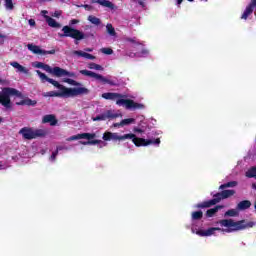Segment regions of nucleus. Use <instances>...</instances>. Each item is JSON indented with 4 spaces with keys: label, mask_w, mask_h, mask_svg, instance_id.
Masks as SVG:
<instances>
[{
    "label": "nucleus",
    "mask_w": 256,
    "mask_h": 256,
    "mask_svg": "<svg viewBox=\"0 0 256 256\" xmlns=\"http://www.w3.org/2000/svg\"><path fill=\"white\" fill-rule=\"evenodd\" d=\"M42 69L46 71V73H50L51 75H54V77H75V73L69 72L58 66L51 68L49 64H44Z\"/></svg>",
    "instance_id": "1a4fd4ad"
},
{
    "label": "nucleus",
    "mask_w": 256,
    "mask_h": 256,
    "mask_svg": "<svg viewBox=\"0 0 256 256\" xmlns=\"http://www.w3.org/2000/svg\"><path fill=\"white\" fill-rule=\"evenodd\" d=\"M84 9H86L87 11H91L92 6H91V5L86 4V5H84Z\"/></svg>",
    "instance_id": "37998d69"
},
{
    "label": "nucleus",
    "mask_w": 256,
    "mask_h": 256,
    "mask_svg": "<svg viewBox=\"0 0 256 256\" xmlns=\"http://www.w3.org/2000/svg\"><path fill=\"white\" fill-rule=\"evenodd\" d=\"M117 117H119V114L113 113V110H107L96 117H92V121H107V119H117Z\"/></svg>",
    "instance_id": "f8f14e48"
},
{
    "label": "nucleus",
    "mask_w": 256,
    "mask_h": 256,
    "mask_svg": "<svg viewBox=\"0 0 256 256\" xmlns=\"http://www.w3.org/2000/svg\"><path fill=\"white\" fill-rule=\"evenodd\" d=\"M53 17H61V13L56 11V12H54Z\"/></svg>",
    "instance_id": "de8ad7c7"
},
{
    "label": "nucleus",
    "mask_w": 256,
    "mask_h": 256,
    "mask_svg": "<svg viewBox=\"0 0 256 256\" xmlns=\"http://www.w3.org/2000/svg\"><path fill=\"white\" fill-rule=\"evenodd\" d=\"M148 53H149V50H147V49H142V51H141L142 55H147Z\"/></svg>",
    "instance_id": "49530a36"
},
{
    "label": "nucleus",
    "mask_w": 256,
    "mask_h": 256,
    "mask_svg": "<svg viewBox=\"0 0 256 256\" xmlns=\"http://www.w3.org/2000/svg\"><path fill=\"white\" fill-rule=\"evenodd\" d=\"M28 23H29L30 27H35V25H36L35 19H29Z\"/></svg>",
    "instance_id": "ea45409f"
},
{
    "label": "nucleus",
    "mask_w": 256,
    "mask_h": 256,
    "mask_svg": "<svg viewBox=\"0 0 256 256\" xmlns=\"http://www.w3.org/2000/svg\"><path fill=\"white\" fill-rule=\"evenodd\" d=\"M80 145H99L103 143L102 140H89L88 141H79Z\"/></svg>",
    "instance_id": "a878e982"
},
{
    "label": "nucleus",
    "mask_w": 256,
    "mask_h": 256,
    "mask_svg": "<svg viewBox=\"0 0 256 256\" xmlns=\"http://www.w3.org/2000/svg\"><path fill=\"white\" fill-rule=\"evenodd\" d=\"M101 53H104V55H113V49H111V48H102Z\"/></svg>",
    "instance_id": "c9c22d12"
},
{
    "label": "nucleus",
    "mask_w": 256,
    "mask_h": 256,
    "mask_svg": "<svg viewBox=\"0 0 256 256\" xmlns=\"http://www.w3.org/2000/svg\"><path fill=\"white\" fill-rule=\"evenodd\" d=\"M73 53H74V55H78V57H84L85 59H90L91 61H93L95 59V56H93V54H90L87 52L76 50Z\"/></svg>",
    "instance_id": "412c9836"
},
{
    "label": "nucleus",
    "mask_w": 256,
    "mask_h": 256,
    "mask_svg": "<svg viewBox=\"0 0 256 256\" xmlns=\"http://www.w3.org/2000/svg\"><path fill=\"white\" fill-rule=\"evenodd\" d=\"M190 3H193L194 0H188Z\"/></svg>",
    "instance_id": "13d9d810"
},
{
    "label": "nucleus",
    "mask_w": 256,
    "mask_h": 256,
    "mask_svg": "<svg viewBox=\"0 0 256 256\" xmlns=\"http://www.w3.org/2000/svg\"><path fill=\"white\" fill-rule=\"evenodd\" d=\"M57 155H59V151L58 150L52 152V155L50 157L51 161H55V159H57Z\"/></svg>",
    "instance_id": "58836bf2"
},
{
    "label": "nucleus",
    "mask_w": 256,
    "mask_h": 256,
    "mask_svg": "<svg viewBox=\"0 0 256 256\" xmlns=\"http://www.w3.org/2000/svg\"><path fill=\"white\" fill-rule=\"evenodd\" d=\"M131 123H135V119H133V118H127V119H123V120L121 121L122 127H125V125H131Z\"/></svg>",
    "instance_id": "72a5a7b5"
},
{
    "label": "nucleus",
    "mask_w": 256,
    "mask_h": 256,
    "mask_svg": "<svg viewBox=\"0 0 256 256\" xmlns=\"http://www.w3.org/2000/svg\"><path fill=\"white\" fill-rule=\"evenodd\" d=\"M134 131H135V133H143L144 132L143 129H141V128H135Z\"/></svg>",
    "instance_id": "a18cd8bd"
},
{
    "label": "nucleus",
    "mask_w": 256,
    "mask_h": 256,
    "mask_svg": "<svg viewBox=\"0 0 256 256\" xmlns=\"http://www.w3.org/2000/svg\"><path fill=\"white\" fill-rule=\"evenodd\" d=\"M103 141H125V139H131L132 143L136 147H147L149 145H160L161 144V139L156 138V139H144V138H139L135 134L130 133V134H124V135H119L118 133H113L106 131L104 132L102 136Z\"/></svg>",
    "instance_id": "f257e3e1"
},
{
    "label": "nucleus",
    "mask_w": 256,
    "mask_h": 256,
    "mask_svg": "<svg viewBox=\"0 0 256 256\" xmlns=\"http://www.w3.org/2000/svg\"><path fill=\"white\" fill-rule=\"evenodd\" d=\"M11 97H19L21 99L23 93L15 88H3L2 93H0V104L3 105V107H6V109H11Z\"/></svg>",
    "instance_id": "423d86ee"
},
{
    "label": "nucleus",
    "mask_w": 256,
    "mask_h": 256,
    "mask_svg": "<svg viewBox=\"0 0 256 256\" xmlns=\"http://www.w3.org/2000/svg\"><path fill=\"white\" fill-rule=\"evenodd\" d=\"M178 5H181L183 3V0H177Z\"/></svg>",
    "instance_id": "3c124183"
},
{
    "label": "nucleus",
    "mask_w": 256,
    "mask_h": 256,
    "mask_svg": "<svg viewBox=\"0 0 256 256\" xmlns=\"http://www.w3.org/2000/svg\"><path fill=\"white\" fill-rule=\"evenodd\" d=\"M42 13L47 14L48 12H47V10H43Z\"/></svg>",
    "instance_id": "6e6d98bb"
},
{
    "label": "nucleus",
    "mask_w": 256,
    "mask_h": 256,
    "mask_svg": "<svg viewBox=\"0 0 256 256\" xmlns=\"http://www.w3.org/2000/svg\"><path fill=\"white\" fill-rule=\"evenodd\" d=\"M223 195L221 192H218L213 195V199L207 200L204 202H200L196 204V209H209V207H213V205H217V203H221L223 201Z\"/></svg>",
    "instance_id": "9d476101"
},
{
    "label": "nucleus",
    "mask_w": 256,
    "mask_h": 256,
    "mask_svg": "<svg viewBox=\"0 0 256 256\" xmlns=\"http://www.w3.org/2000/svg\"><path fill=\"white\" fill-rule=\"evenodd\" d=\"M97 137V134L95 133H81L77 135H73L69 138H67V141H77L79 139H95Z\"/></svg>",
    "instance_id": "ddd939ff"
},
{
    "label": "nucleus",
    "mask_w": 256,
    "mask_h": 256,
    "mask_svg": "<svg viewBox=\"0 0 256 256\" xmlns=\"http://www.w3.org/2000/svg\"><path fill=\"white\" fill-rule=\"evenodd\" d=\"M63 149L67 150V147H65V146H57V150L56 151H63Z\"/></svg>",
    "instance_id": "c03bdc74"
},
{
    "label": "nucleus",
    "mask_w": 256,
    "mask_h": 256,
    "mask_svg": "<svg viewBox=\"0 0 256 256\" xmlns=\"http://www.w3.org/2000/svg\"><path fill=\"white\" fill-rule=\"evenodd\" d=\"M123 97H125V95L115 92H106L102 94L103 99L108 101H115L117 99L116 105H125L126 109H133V111H136V109H145V105L134 102L131 99H123Z\"/></svg>",
    "instance_id": "7ed1b4c3"
},
{
    "label": "nucleus",
    "mask_w": 256,
    "mask_h": 256,
    "mask_svg": "<svg viewBox=\"0 0 256 256\" xmlns=\"http://www.w3.org/2000/svg\"><path fill=\"white\" fill-rule=\"evenodd\" d=\"M91 3H99V0H91Z\"/></svg>",
    "instance_id": "603ef678"
},
{
    "label": "nucleus",
    "mask_w": 256,
    "mask_h": 256,
    "mask_svg": "<svg viewBox=\"0 0 256 256\" xmlns=\"http://www.w3.org/2000/svg\"><path fill=\"white\" fill-rule=\"evenodd\" d=\"M16 105H28L29 107H35L37 105V101L31 100L30 98L21 100L20 102H16Z\"/></svg>",
    "instance_id": "4be33fe9"
},
{
    "label": "nucleus",
    "mask_w": 256,
    "mask_h": 256,
    "mask_svg": "<svg viewBox=\"0 0 256 256\" xmlns=\"http://www.w3.org/2000/svg\"><path fill=\"white\" fill-rule=\"evenodd\" d=\"M219 209H223V205H217L214 208L208 209L206 211V217H215V215L219 212Z\"/></svg>",
    "instance_id": "aec40b11"
},
{
    "label": "nucleus",
    "mask_w": 256,
    "mask_h": 256,
    "mask_svg": "<svg viewBox=\"0 0 256 256\" xmlns=\"http://www.w3.org/2000/svg\"><path fill=\"white\" fill-rule=\"evenodd\" d=\"M196 235H199V237H207L205 230L196 231Z\"/></svg>",
    "instance_id": "4c0bfd02"
},
{
    "label": "nucleus",
    "mask_w": 256,
    "mask_h": 256,
    "mask_svg": "<svg viewBox=\"0 0 256 256\" xmlns=\"http://www.w3.org/2000/svg\"><path fill=\"white\" fill-rule=\"evenodd\" d=\"M88 69H94L95 71H103V66L95 62H92L88 64Z\"/></svg>",
    "instance_id": "c756f323"
},
{
    "label": "nucleus",
    "mask_w": 256,
    "mask_h": 256,
    "mask_svg": "<svg viewBox=\"0 0 256 256\" xmlns=\"http://www.w3.org/2000/svg\"><path fill=\"white\" fill-rule=\"evenodd\" d=\"M237 185H238L237 181H230V182L221 184V185L219 186V190H220V191H223L224 189H229V188H231V187H237Z\"/></svg>",
    "instance_id": "b1692460"
},
{
    "label": "nucleus",
    "mask_w": 256,
    "mask_h": 256,
    "mask_svg": "<svg viewBox=\"0 0 256 256\" xmlns=\"http://www.w3.org/2000/svg\"><path fill=\"white\" fill-rule=\"evenodd\" d=\"M59 37L62 39L65 37H70L71 39H74L75 45H79V41H83V39H87L89 35L84 34L83 31L79 29H75L71 26H63L62 28V34L59 33Z\"/></svg>",
    "instance_id": "39448f33"
},
{
    "label": "nucleus",
    "mask_w": 256,
    "mask_h": 256,
    "mask_svg": "<svg viewBox=\"0 0 256 256\" xmlns=\"http://www.w3.org/2000/svg\"><path fill=\"white\" fill-rule=\"evenodd\" d=\"M42 123H49L51 125V127H55V125H57L58 121H57V118L55 117V115L48 114L42 118Z\"/></svg>",
    "instance_id": "2eb2a0df"
},
{
    "label": "nucleus",
    "mask_w": 256,
    "mask_h": 256,
    "mask_svg": "<svg viewBox=\"0 0 256 256\" xmlns=\"http://www.w3.org/2000/svg\"><path fill=\"white\" fill-rule=\"evenodd\" d=\"M46 129H33L31 127H23L19 130V135H22L26 141L38 139L39 137H47Z\"/></svg>",
    "instance_id": "0eeeda50"
},
{
    "label": "nucleus",
    "mask_w": 256,
    "mask_h": 256,
    "mask_svg": "<svg viewBox=\"0 0 256 256\" xmlns=\"http://www.w3.org/2000/svg\"><path fill=\"white\" fill-rule=\"evenodd\" d=\"M114 127H123V125L120 123H114Z\"/></svg>",
    "instance_id": "09e8293b"
},
{
    "label": "nucleus",
    "mask_w": 256,
    "mask_h": 256,
    "mask_svg": "<svg viewBox=\"0 0 256 256\" xmlns=\"http://www.w3.org/2000/svg\"><path fill=\"white\" fill-rule=\"evenodd\" d=\"M80 74L85 75L86 77H92V78L96 79L97 81H101V83H103V85H111V87H119V83L117 81L108 79L105 76H103L101 74H97L93 71L80 70Z\"/></svg>",
    "instance_id": "6e6552de"
},
{
    "label": "nucleus",
    "mask_w": 256,
    "mask_h": 256,
    "mask_svg": "<svg viewBox=\"0 0 256 256\" xmlns=\"http://www.w3.org/2000/svg\"><path fill=\"white\" fill-rule=\"evenodd\" d=\"M250 207H251V201L243 200L237 204L236 209L238 211H245V210L249 209Z\"/></svg>",
    "instance_id": "a211bd4d"
},
{
    "label": "nucleus",
    "mask_w": 256,
    "mask_h": 256,
    "mask_svg": "<svg viewBox=\"0 0 256 256\" xmlns=\"http://www.w3.org/2000/svg\"><path fill=\"white\" fill-rule=\"evenodd\" d=\"M44 19H46V23L49 27H52L53 29H61V24L52 17L44 15Z\"/></svg>",
    "instance_id": "dca6fc26"
},
{
    "label": "nucleus",
    "mask_w": 256,
    "mask_h": 256,
    "mask_svg": "<svg viewBox=\"0 0 256 256\" xmlns=\"http://www.w3.org/2000/svg\"><path fill=\"white\" fill-rule=\"evenodd\" d=\"M88 21L92 23V25H97V26L101 25V19L93 15L88 16Z\"/></svg>",
    "instance_id": "cd10ccee"
},
{
    "label": "nucleus",
    "mask_w": 256,
    "mask_h": 256,
    "mask_svg": "<svg viewBox=\"0 0 256 256\" xmlns=\"http://www.w3.org/2000/svg\"><path fill=\"white\" fill-rule=\"evenodd\" d=\"M77 23H79V20L77 19L70 20V25H77Z\"/></svg>",
    "instance_id": "a19ab883"
},
{
    "label": "nucleus",
    "mask_w": 256,
    "mask_h": 256,
    "mask_svg": "<svg viewBox=\"0 0 256 256\" xmlns=\"http://www.w3.org/2000/svg\"><path fill=\"white\" fill-rule=\"evenodd\" d=\"M5 7L6 9H9L10 11H13V0H5Z\"/></svg>",
    "instance_id": "f704fd0d"
},
{
    "label": "nucleus",
    "mask_w": 256,
    "mask_h": 256,
    "mask_svg": "<svg viewBox=\"0 0 256 256\" xmlns=\"http://www.w3.org/2000/svg\"><path fill=\"white\" fill-rule=\"evenodd\" d=\"M237 215H239V212L235 209H230L225 212V217H237Z\"/></svg>",
    "instance_id": "473e14b6"
},
{
    "label": "nucleus",
    "mask_w": 256,
    "mask_h": 256,
    "mask_svg": "<svg viewBox=\"0 0 256 256\" xmlns=\"http://www.w3.org/2000/svg\"><path fill=\"white\" fill-rule=\"evenodd\" d=\"M0 123H3V118L0 117Z\"/></svg>",
    "instance_id": "4d7b16f0"
},
{
    "label": "nucleus",
    "mask_w": 256,
    "mask_h": 256,
    "mask_svg": "<svg viewBox=\"0 0 256 256\" xmlns=\"http://www.w3.org/2000/svg\"><path fill=\"white\" fill-rule=\"evenodd\" d=\"M27 47L29 51L34 53V55H55V49L47 51L34 44H28Z\"/></svg>",
    "instance_id": "9b49d317"
},
{
    "label": "nucleus",
    "mask_w": 256,
    "mask_h": 256,
    "mask_svg": "<svg viewBox=\"0 0 256 256\" xmlns=\"http://www.w3.org/2000/svg\"><path fill=\"white\" fill-rule=\"evenodd\" d=\"M126 41H128V43H133L136 46L141 45L143 47V43L135 41V38H127Z\"/></svg>",
    "instance_id": "e433bc0d"
},
{
    "label": "nucleus",
    "mask_w": 256,
    "mask_h": 256,
    "mask_svg": "<svg viewBox=\"0 0 256 256\" xmlns=\"http://www.w3.org/2000/svg\"><path fill=\"white\" fill-rule=\"evenodd\" d=\"M254 9L255 6L250 2V4L246 7L245 11L243 12L241 19L247 20L249 18V15L253 13Z\"/></svg>",
    "instance_id": "6ab92c4d"
},
{
    "label": "nucleus",
    "mask_w": 256,
    "mask_h": 256,
    "mask_svg": "<svg viewBox=\"0 0 256 256\" xmlns=\"http://www.w3.org/2000/svg\"><path fill=\"white\" fill-rule=\"evenodd\" d=\"M37 75L40 77L41 81L43 83H45V81H47L48 83H50L51 85H59V82L52 79V78H48L45 73L41 72V70H37L36 71Z\"/></svg>",
    "instance_id": "4468645a"
},
{
    "label": "nucleus",
    "mask_w": 256,
    "mask_h": 256,
    "mask_svg": "<svg viewBox=\"0 0 256 256\" xmlns=\"http://www.w3.org/2000/svg\"><path fill=\"white\" fill-rule=\"evenodd\" d=\"M44 65H45L44 63L39 62V63L36 65V67H37L38 69H43V66H44Z\"/></svg>",
    "instance_id": "79ce46f5"
},
{
    "label": "nucleus",
    "mask_w": 256,
    "mask_h": 256,
    "mask_svg": "<svg viewBox=\"0 0 256 256\" xmlns=\"http://www.w3.org/2000/svg\"><path fill=\"white\" fill-rule=\"evenodd\" d=\"M221 227H228L229 230H226L227 233H231V231H243V229H250L254 227V222H247L246 220H240L234 222L233 219H222L219 221Z\"/></svg>",
    "instance_id": "20e7f679"
},
{
    "label": "nucleus",
    "mask_w": 256,
    "mask_h": 256,
    "mask_svg": "<svg viewBox=\"0 0 256 256\" xmlns=\"http://www.w3.org/2000/svg\"><path fill=\"white\" fill-rule=\"evenodd\" d=\"M64 83H68V85H73L74 87H81V83L77 82L76 80L65 78Z\"/></svg>",
    "instance_id": "7c9ffc66"
},
{
    "label": "nucleus",
    "mask_w": 256,
    "mask_h": 256,
    "mask_svg": "<svg viewBox=\"0 0 256 256\" xmlns=\"http://www.w3.org/2000/svg\"><path fill=\"white\" fill-rule=\"evenodd\" d=\"M192 221H200V219H203V211H194L191 214Z\"/></svg>",
    "instance_id": "393cba45"
},
{
    "label": "nucleus",
    "mask_w": 256,
    "mask_h": 256,
    "mask_svg": "<svg viewBox=\"0 0 256 256\" xmlns=\"http://www.w3.org/2000/svg\"><path fill=\"white\" fill-rule=\"evenodd\" d=\"M252 189H255V191H256V184L255 183L252 184Z\"/></svg>",
    "instance_id": "5fc2aeb1"
},
{
    "label": "nucleus",
    "mask_w": 256,
    "mask_h": 256,
    "mask_svg": "<svg viewBox=\"0 0 256 256\" xmlns=\"http://www.w3.org/2000/svg\"><path fill=\"white\" fill-rule=\"evenodd\" d=\"M11 67H14V69H17L18 73H24L27 75L29 73V69L25 68L23 65L19 64V62L14 61L10 62Z\"/></svg>",
    "instance_id": "f3484780"
},
{
    "label": "nucleus",
    "mask_w": 256,
    "mask_h": 256,
    "mask_svg": "<svg viewBox=\"0 0 256 256\" xmlns=\"http://www.w3.org/2000/svg\"><path fill=\"white\" fill-rule=\"evenodd\" d=\"M215 231H222V229L219 227L208 228L207 230H205L206 237H211V235L215 234Z\"/></svg>",
    "instance_id": "c85d7f7f"
},
{
    "label": "nucleus",
    "mask_w": 256,
    "mask_h": 256,
    "mask_svg": "<svg viewBox=\"0 0 256 256\" xmlns=\"http://www.w3.org/2000/svg\"><path fill=\"white\" fill-rule=\"evenodd\" d=\"M139 2V5H141L142 7H145V3L143 2V1H141V0H138Z\"/></svg>",
    "instance_id": "8fccbe9b"
},
{
    "label": "nucleus",
    "mask_w": 256,
    "mask_h": 256,
    "mask_svg": "<svg viewBox=\"0 0 256 256\" xmlns=\"http://www.w3.org/2000/svg\"><path fill=\"white\" fill-rule=\"evenodd\" d=\"M107 33L111 35V37H115L117 35V32H115V28L113 27V24H107L106 25Z\"/></svg>",
    "instance_id": "2f4dec72"
},
{
    "label": "nucleus",
    "mask_w": 256,
    "mask_h": 256,
    "mask_svg": "<svg viewBox=\"0 0 256 256\" xmlns=\"http://www.w3.org/2000/svg\"><path fill=\"white\" fill-rule=\"evenodd\" d=\"M0 39H5V35L0 33Z\"/></svg>",
    "instance_id": "864d4df0"
},
{
    "label": "nucleus",
    "mask_w": 256,
    "mask_h": 256,
    "mask_svg": "<svg viewBox=\"0 0 256 256\" xmlns=\"http://www.w3.org/2000/svg\"><path fill=\"white\" fill-rule=\"evenodd\" d=\"M98 5L102 7H107L108 9H115V4L109 0H98Z\"/></svg>",
    "instance_id": "5701e85b"
},
{
    "label": "nucleus",
    "mask_w": 256,
    "mask_h": 256,
    "mask_svg": "<svg viewBox=\"0 0 256 256\" xmlns=\"http://www.w3.org/2000/svg\"><path fill=\"white\" fill-rule=\"evenodd\" d=\"M57 89L60 90V92L57 91H50V92H45L43 94V97H77L79 95H89V89L85 87H78V88H67L60 84L58 82V85H53Z\"/></svg>",
    "instance_id": "f03ea898"
},
{
    "label": "nucleus",
    "mask_w": 256,
    "mask_h": 256,
    "mask_svg": "<svg viewBox=\"0 0 256 256\" xmlns=\"http://www.w3.org/2000/svg\"><path fill=\"white\" fill-rule=\"evenodd\" d=\"M223 199H229V197H233L235 195V190H222Z\"/></svg>",
    "instance_id": "bb28decb"
}]
</instances>
